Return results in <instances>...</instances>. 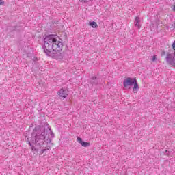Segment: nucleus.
I'll return each instance as SVG.
<instances>
[{
    "instance_id": "1",
    "label": "nucleus",
    "mask_w": 175,
    "mask_h": 175,
    "mask_svg": "<svg viewBox=\"0 0 175 175\" xmlns=\"http://www.w3.org/2000/svg\"><path fill=\"white\" fill-rule=\"evenodd\" d=\"M64 44L59 40V37L57 35L51 34L46 36L44 41V51L48 57H55L62 51Z\"/></svg>"
},
{
    "instance_id": "2",
    "label": "nucleus",
    "mask_w": 175,
    "mask_h": 175,
    "mask_svg": "<svg viewBox=\"0 0 175 175\" xmlns=\"http://www.w3.org/2000/svg\"><path fill=\"white\" fill-rule=\"evenodd\" d=\"M123 85L125 90H131L132 85H133V92L134 94H137L139 91V83H137V79L136 78H126L123 82Z\"/></svg>"
},
{
    "instance_id": "3",
    "label": "nucleus",
    "mask_w": 175,
    "mask_h": 175,
    "mask_svg": "<svg viewBox=\"0 0 175 175\" xmlns=\"http://www.w3.org/2000/svg\"><path fill=\"white\" fill-rule=\"evenodd\" d=\"M57 94L59 96V98L65 99V98H66L68 95H69V91L66 88H62L59 90Z\"/></svg>"
},
{
    "instance_id": "4",
    "label": "nucleus",
    "mask_w": 175,
    "mask_h": 175,
    "mask_svg": "<svg viewBox=\"0 0 175 175\" xmlns=\"http://www.w3.org/2000/svg\"><path fill=\"white\" fill-rule=\"evenodd\" d=\"M77 142H78L83 147H90V146H91L90 142H83V139L79 137L77 138Z\"/></svg>"
},
{
    "instance_id": "5",
    "label": "nucleus",
    "mask_w": 175,
    "mask_h": 175,
    "mask_svg": "<svg viewBox=\"0 0 175 175\" xmlns=\"http://www.w3.org/2000/svg\"><path fill=\"white\" fill-rule=\"evenodd\" d=\"M135 27H137L138 29H140L142 26L140 25V19L139 18V17L135 18Z\"/></svg>"
},
{
    "instance_id": "6",
    "label": "nucleus",
    "mask_w": 175,
    "mask_h": 175,
    "mask_svg": "<svg viewBox=\"0 0 175 175\" xmlns=\"http://www.w3.org/2000/svg\"><path fill=\"white\" fill-rule=\"evenodd\" d=\"M89 25L92 27V28H96V27H98V24L96 23V22L94 21L90 22Z\"/></svg>"
},
{
    "instance_id": "7",
    "label": "nucleus",
    "mask_w": 175,
    "mask_h": 175,
    "mask_svg": "<svg viewBox=\"0 0 175 175\" xmlns=\"http://www.w3.org/2000/svg\"><path fill=\"white\" fill-rule=\"evenodd\" d=\"M46 138V132H42L41 133V135H40V139H42V140H43V139Z\"/></svg>"
},
{
    "instance_id": "8",
    "label": "nucleus",
    "mask_w": 175,
    "mask_h": 175,
    "mask_svg": "<svg viewBox=\"0 0 175 175\" xmlns=\"http://www.w3.org/2000/svg\"><path fill=\"white\" fill-rule=\"evenodd\" d=\"M3 5H5V1L0 0V6H3Z\"/></svg>"
},
{
    "instance_id": "9",
    "label": "nucleus",
    "mask_w": 175,
    "mask_h": 175,
    "mask_svg": "<svg viewBox=\"0 0 175 175\" xmlns=\"http://www.w3.org/2000/svg\"><path fill=\"white\" fill-rule=\"evenodd\" d=\"M155 59H157V57L154 55L152 57V61H155Z\"/></svg>"
},
{
    "instance_id": "10",
    "label": "nucleus",
    "mask_w": 175,
    "mask_h": 175,
    "mask_svg": "<svg viewBox=\"0 0 175 175\" xmlns=\"http://www.w3.org/2000/svg\"><path fill=\"white\" fill-rule=\"evenodd\" d=\"M172 49L174 50H175V41L174 42L173 44H172Z\"/></svg>"
},
{
    "instance_id": "11",
    "label": "nucleus",
    "mask_w": 175,
    "mask_h": 175,
    "mask_svg": "<svg viewBox=\"0 0 175 175\" xmlns=\"http://www.w3.org/2000/svg\"><path fill=\"white\" fill-rule=\"evenodd\" d=\"M80 1V2H87V1H88V0H79Z\"/></svg>"
}]
</instances>
